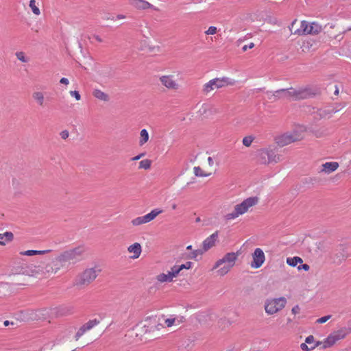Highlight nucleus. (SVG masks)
<instances>
[{
  "label": "nucleus",
  "mask_w": 351,
  "mask_h": 351,
  "mask_svg": "<svg viewBox=\"0 0 351 351\" xmlns=\"http://www.w3.org/2000/svg\"><path fill=\"white\" fill-rule=\"evenodd\" d=\"M29 7L32 10V12L36 15H39L40 14V11L39 8L36 5L35 0H30L29 1Z\"/></svg>",
  "instance_id": "obj_34"
},
{
  "label": "nucleus",
  "mask_w": 351,
  "mask_h": 351,
  "mask_svg": "<svg viewBox=\"0 0 351 351\" xmlns=\"http://www.w3.org/2000/svg\"><path fill=\"white\" fill-rule=\"evenodd\" d=\"M254 47V44L253 43H250L249 45H245L242 47V50L243 51H246L247 49H252Z\"/></svg>",
  "instance_id": "obj_48"
},
{
  "label": "nucleus",
  "mask_w": 351,
  "mask_h": 351,
  "mask_svg": "<svg viewBox=\"0 0 351 351\" xmlns=\"http://www.w3.org/2000/svg\"><path fill=\"white\" fill-rule=\"evenodd\" d=\"M208 162L210 166L213 165V160L212 157L210 156L208 158Z\"/></svg>",
  "instance_id": "obj_55"
},
{
  "label": "nucleus",
  "mask_w": 351,
  "mask_h": 351,
  "mask_svg": "<svg viewBox=\"0 0 351 351\" xmlns=\"http://www.w3.org/2000/svg\"><path fill=\"white\" fill-rule=\"evenodd\" d=\"M348 30H350V31L351 30V27L348 29Z\"/></svg>",
  "instance_id": "obj_62"
},
{
  "label": "nucleus",
  "mask_w": 351,
  "mask_h": 351,
  "mask_svg": "<svg viewBox=\"0 0 351 351\" xmlns=\"http://www.w3.org/2000/svg\"><path fill=\"white\" fill-rule=\"evenodd\" d=\"M125 17H126V16H125V15H123V14H118V15L116 16V18H117V19H125Z\"/></svg>",
  "instance_id": "obj_56"
},
{
  "label": "nucleus",
  "mask_w": 351,
  "mask_h": 351,
  "mask_svg": "<svg viewBox=\"0 0 351 351\" xmlns=\"http://www.w3.org/2000/svg\"><path fill=\"white\" fill-rule=\"evenodd\" d=\"M295 25L296 24L294 25V29H298V28H296Z\"/></svg>",
  "instance_id": "obj_61"
},
{
  "label": "nucleus",
  "mask_w": 351,
  "mask_h": 351,
  "mask_svg": "<svg viewBox=\"0 0 351 351\" xmlns=\"http://www.w3.org/2000/svg\"><path fill=\"white\" fill-rule=\"evenodd\" d=\"M14 239V234L11 232L0 234V245H4L6 242L11 241Z\"/></svg>",
  "instance_id": "obj_24"
},
{
  "label": "nucleus",
  "mask_w": 351,
  "mask_h": 351,
  "mask_svg": "<svg viewBox=\"0 0 351 351\" xmlns=\"http://www.w3.org/2000/svg\"><path fill=\"white\" fill-rule=\"evenodd\" d=\"M338 93H339V90L337 88V89L335 90V95H338Z\"/></svg>",
  "instance_id": "obj_60"
},
{
  "label": "nucleus",
  "mask_w": 351,
  "mask_h": 351,
  "mask_svg": "<svg viewBox=\"0 0 351 351\" xmlns=\"http://www.w3.org/2000/svg\"><path fill=\"white\" fill-rule=\"evenodd\" d=\"M193 171L194 174L197 177H207L210 175V173H206L199 167H195Z\"/></svg>",
  "instance_id": "obj_31"
},
{
  "label": "nucleus",
  "mask_w": 351,
  "mask_h": 351,
  "mask_svg": "<svg viewBox=\"0 0 351 351\" xmlns=\"http://www.w3.org/2000/svg\"><path fill=\"white\" fill-rule=\"evenodd\" d=\"M302 259L298 256L287 258V263L291 267H295L298 263H302Z\"/></svg>",
  "instance_id": "obj_29"
},
{
  "label": "nucleus",
  "mask_w": 351,
  "mask_h": 351,
  "mask_svg": "<svg viewBox=\"0 0 351 351\" xmlns=\"http://www.w3.org/2000/svg\"><path fill=\"white\" fill-rule=\"evenodd\" d=\"M60 136L62 139L66 140L69 136V132L67 130H64L60 133Z\"/></svg>",
  "instance_id": "obj_42"
},
{
  "label": "nucleus",
  "mask_w": 351,
  "mask_h": 351,
  "mask_svg": "<svg viewBox=\"0 0 351 351\" xmlns=\"http://www.w3.org/2000/svg\"><path fill=\"white\" fill-rule=\"evenodd\" d=\"M141 138L139 140V145L141 146L143 145L145 143H147L149 140V134L148 132L145 129H143L141 131Z\"/></svg>",
  "instance_id": "obj_30"
},
{
  "label": "nucleus",
  "mask_w": 351,
  "mask_h": 351,
  "mask_svg": "<svg viewBox=\"0 0 351 351\" xmlns=\"http://www.w3.org/2000/svg\"><path fill=\"white\" fill-rule=\"evenodd\" d=\"M99 322L96 319L89 320L87 323H86L84 325L86 326V328L88 330H90L92 328H93L95 326L98 324Z\"/></svg>",
  "instance_id": "obj_38"
},
{
  "label": "nucleus",
  "mask_w": 351,
  "mask_h": 351,
  "mask_svg": "<svg viewBox=\"0 0 351 351\" xmlns=\"http://www.w3.org/2000/svg\"><path fill=\"white\" fill-rule=\"evenodd\" d=\"M128 251L130 253L133 254V255L130 256L131 258L136 259L140 256L141 254L142 247L139 243H134L128 247Z\"/></svg>",
  "instance_id": "obj_20"
},
{
  "label": "nucleus",
  "mask_w": 351,
  "mask_h": 351,
  "mask_svg": "<svg viewBox=\"0 0 351 351\" xmlns=\"http://www.w3.org/2000/svg\"><path fill=\"white\" fill-rule=\"evenodd\" d=\"M80 330H82L84 333H85L87 330H89L88 328H86V326L84 324L80 328Z\"/></svg>",
  "instance_id": "obj_54"
},
{
  "label": "nucleus",
  "mask_w": 351,
  "mask_h": 351,
  "mask_svg": "<svg viewBox=\"0 0 351 351\" xmlns=\"http://www.w3.org/2000/svg\"><path fill=\"white\" fill-rule=\"evenodd\" d=\"M152 162L150 160H143L139 162V168L144 169H149L151 167Z\"/></svg>",
  "instance_id": "obj_33"
},
{
  "label": "nucleus",
  "mask_w": 351,
  "mask_h": 351,
  "mask_svg": "<svg viewBox=\"0 0 351 351\" xmlns=\"http://www.w3.org/2000/svg\"><path fill=\"white\" fill-rule=\"evenodd\" d=\"M303 139V134L298 130L287 132L275 137V142L279 147H285L292 143Z\"/></svg>",
  "instance_id": "obj_6"
},
{
  "label": "nucleus",
  "mask_w": 351,
  "mask_h": 351,
  "mask_svg": "<svg viewBox=\"0 0 351 351\" xmlns=\"http://www.w3.org/2000/svg\"><path fill=\"white\" fill-rule=\"evenodd\" d=\"M330 317H331L330 315L324 316V317H322L319 318L318 319H317L316 322L318 324H324V323L326 322Z\"/></svg>",
  "instance_id": "obj_41"
},
{
  "label": "nucleus",
  "mask_w": 351,
  "mask_h": 351,
  "mask_svg": "<svg viewBox=\"0 0 351 351\" xmlns=\"http://www.w3.org/2000/svg\"><path fill=\"white\" fill-rule=\"evenodd\" d=\"M204 253H205V252L203 251L202 248L195 250L191 252V254L189 256V258L191 259H195L197 256L202 255Z\"/></svg>",
  "instance_id": "obj_36"
},
{
  "label": "nucleus",
  "mask_w": 351,
  "mask_h": 351,
  "mask_svg": "<svg viewBox=\"0 0 351 351\" xmlns=\"http://www.w3.org/2000/svg\"><path fill=\"white\" fill-rule=\"evenodd\" d=\"M49 252V250H27L24 252H21L20 254L23 256H34V255H40L44 254L47 252Z\"/></svg>",
  "instance_id": "obj_27"
},
{
  "label": "nucleus",
  "mask_w": 351,
  "mask_h": 351,
  "mask_svg": "<svg viewBox=\"0 0 351 351\" xmlns=\"http://www.w3.org/2000/svg\"><path fill=\"white\" fill-rule=\"evenodd\" d=\"M239 254V252L226 253L215 263L213 269H215L219 267L217 270L218 274L221 276L226 275L234 266Z\"/></svg>",
  "instance_id": "obj_3"
},
{
  "label": "nucleus",
  "mask_w": 351,
  "mask_h": 351,
  "mask_svg": "<svg viewBox=\"0 0 351 351\" xmlns=\"http://www.w3.org/2000/svg\"><path fill=\"white\" fill-rule=\"evenodd\" d=\"M276 101L280 99L289 100H300L311 97L313 94L311 93V89L293 88H282L276 90Z\"/></svg>",
  "instance_id": "obj_2"
},
{
  "label": "nucleus",
  "mask_w": 351,
  "mask_h": 351,
  "mask_svg": "<svg viewBox=\"0 0 351 351\" xmlns=\"http://www.w3.org/2000/svg\"><path fill=\"white\" fill-rule=\"evenodd\" d=\"M180 271H181V270L179 267V265H173L171 268V270L168 271L169 274H170V276H171V278L173 279V278L177 277Z\"/></svg>",
  "instance_id": "obj_32"
},
{
  "label": "nucleus",
  "mask_w": 351,
  "mask_h": 351,
  "mask_svg": "<svg viewBox=\"0 0 351 351\" xmlns=\"http://www.w3.org/2000/svg\"><path fill=\"white\" fill-rule=\"evenodd\" d=\"M234 80L226 77H223L221 78L217 77L206 83L204 85L202 92L204 94L207 95L215 88H221L228 86H232L234 84Z\"/></svg>",
  "instance_id": "obj_7"
},
{
  "label": "nucleus",
  "mask_w": 351,
  "mask_h": 351,
  "mask_svg": "<svg viewBox=\"0 0 351 351\" xmlns=\"http://www.w3.org/2000/svg\"><path fill=\"white\" fill-rule=\"evenodd\" d=\"M186 250H192V245H188V246L186 247Z\"/></svg>",
  "instance_id": "obj_58"
},
{
  "label": "nucleus",
  "mask_w": 351,
  "mask_h": 351,
  "mask_svg": "<svg viewBox=\"0 0 351 351\" xmlns=\"http://www.w3.org/2000/svg\"><path fill=\"white\" fill-rule=\"evenodd\" d=\"M253 261L250 263L252 268L258 269L262 266L265 261V256L262 249L256 248L252 254Z\"/></svg>",
  "instance_id": "obj_13"
},
{
  "label": "nucleus",
  "mask_w": 351,
  "mask_h": 351,
  "mask_svg": "<svg viewBox=\"0 0 351 351\" xmlns=\"http://www.w3.org/2000/svg\"><path fill=\"white\" fill-rule=\"evenodd\" d=\"M322 171L326 173H330L339 167V164L337 162H327L322 165Z\"/></svg>",
  "instance_id": "obj_21"
},
{
  "label": "nucleus",
  "mask_w": 351,
  "mask_h": 351,
  "mask_svg": "<svg viewBox=\"0 0 351 351\" xmlns=\"http://www.w3.org/2000/svg\"><path fill=\"white\" fill-rule=\"evenodd\" d=\"M101 269L98 267H93L85 269L80 274L76 280V285L80 287H86L93 282Z\"/></svg>",
  "instance_id": "obj_8"
},
{
  "label": "nucleus",
  "mask_w": 351,
  "mask_h": 351,
  "mask_svg": "<svg viewBox=\"0 0 351 351\" xmlns=\"http://www.w3.org/2000/svg\"><path fill=\"white\" fill-rule=\"evenodd\" d=\"M32 98L34 101L40 107L44 106L45 96L44 93L41 91H34L32 93Z\"/></svg>",
  "instance_id": "obj_23"
},
{
  "label": "nucleus",
  "mask_w": 351,
  "mask_h": 351,
  "mask_svg": "<svg viewBox=\"0 0 351 351\" xmlns=\"http://www.w3.org/2000/svg\"><path fill=\"white\" fill-rule=\"evenodd\" d=\"M266 94L267 95V99L270 100L272 102H274L276 101V91L271 92V91H267Z\"/></svg>",
  "instance_id": "obj_39"
},
{
  "label": "nucleus",
  "mask_w": 351,
  "mask_h": 351,
  "mask_svg": "<svg viewBox=\"0 0 351 351\" xmlns=\"http://www.w3.org/2000/svg\"><path fill=\"white\" fill-rule=\"evenodd\" d=\"M162 213V210L156 208L152 210L149 213L142 216L138 217L132 220L131 223L133 226H137L146 223H148L154 219L159 214Z\"/></svg>",
  "instance_id": "obj_12"
},
{
  "label": "nucleus",
  "mask_w": 351,
  "mask_h": 351,
  "mask_svg": "<svg viewBox=\"0 0 351 351\" xmlns=\"http://www.w3.org/2000/svg\"><path fill=\"white\" fill-rule=\"evenodd\" d=\"M70 95L72 97H74L77 101H79L81 99V95L77 90H71L70 91Z\"/></svg>",
  "instance_id": "obj_43"
},
{
  "label": "nucleus",
  "mask_w": 351,
  "mask_h": 351,
  "mask_svg": "<svg viewBox=\"0 0 351 351\" xmlns=\"http://www.w3.org/2000/svg\"><path fill=\"white\" fill-rule=\"evenodd\" d=\"M350 332V329L343 328L340 330L333 332L331 333L324 342L317 341L313 346L308 347L306 343H302L300 345V348L304 351H309L318 347L319 345H322L323 348H327L333 346L337 341L343 339Z\"/></svg>",
  "instance_id": "obj_1"
},
{
  "label": "nucleus",
  "mask_w": 351,
  "mask_h": 351,
  "mask_svg": "<svg viewBox=\"0 0 351 351\" xmlns=\"http://www.w3.org/2000/svg\"><path fill=\"white\" fill-rule=\"evenodd\" d=\"M129 2L132 7L139 10L153 9L155 11H158L157 8L145 0H130Z\"/></svg>",
  "instance_id": "obj_16"
},
{
  "label": "nucleus",
  "mask_w": 351,
  "mask_h": 351,
  "mask_svg": "<svg viewBox=\"0 0 351 351\" xmlns=\"http://www.w3.org/2000/svg\"><path fill=\"white\" fill-rule=\"evenodd\" d=\"M291 311H292V313H293V314H295H295H298V313H300V306H299L298 305H295V306H293V307L292 308Z\"/></svg>",
  "instance_id": "obj_49"
},
{
  "label": "nucleus",
  "mask_w": 351,
  "mask_h": 351,
  "mask_svg": "<svg viewBox=\"0 0 351 351\" xmlns=\"http://www.w3.org/2000/svg\"><path fill=\"white\" fill-rule=\"evenodd\" d=\"M163 328V325L160 324L156 318H149L145 320L144 325L145 333L154 332Z\"/></svg>",
  "instance_id": "obj_15"
},
{
  "label": "nucleus",
  "mask_w": 351,
  "mask_h": 351,
  "mask_svg": "<svg viewBox=\"0 0 351 351\" xmlns=\"http://www.w3.org/2000/svg\"><path fill=\"white\" fill-rule=\"evenodd\" d=\"M286 304L287 300L285 297L267 299L264 305L265 311L268 315H274L284 308Z\"/></svg>",
  "instance_id": "obj_10"
},
{
  "label": "nucleus",
  "mask_w": 351,
  "mask_h": 351,
  "mask_svg": "<svg viewBox=\"0 0 351 351\" xmlns=\"http://www.w3.org/2000/svg\"><path fill=\"white\" fill-rule=\"evenodd\" d=\"M218 238V232H215L210 237H207L202 243V249L205 252L212 248L216 243Z\"/></svg>",
  "instance_id": "obj_17"
},
{
  "label": "nucleus",
  "mask_w": 351,
  "mask_h": 351,
  "mask_svg": "<svg viewBox=\"0 0 351 351\" xmlns=\"http://www.w3.org/2000/svg\"><path fill=\"white\" fill-rule=\"evenodd\" d=\"M145 153H141V154H138V155H137V156H136L133 157V158H132V160H133V161L138 160H139V159H141L142 157H143V156H145Z\"/></svg>",
  "instance_id": "obj_51"
},
{
  "label": "nucleus",
  "mask_w": 351,
  "mask_h": 351,
  "mask_svg": "<svg viewBox=\"0 0 351 351\" xmlns=\"http://www.w3.org/2000/svg\"><path fill=\"white\" fill-rule=\"evenodd\" d=\"M315 341L314 337L313 335L308 336L306 339L305 342L308 344H311Z\"/></svg>",
  "instance_id": "obj_47"
},
{
  "label": "nucleus",
  "mask_w": 351,
  "mask_h": 351,
  "mask_svg": "<svg viewBox=\"0 0 351 351\" xmlns=\"http://www.w3.org/2000/svg\"><path fill=\"white\" fill-rule=\"evenodd\" d=\"M3 325L4 326H8L10 325L11 326H14L15 325V323H14L13 322H9L8 320H5L4 322H3Z\"/></svg>",
  "instance_id": "obj_53"
},
{
  "label": "nucleus",
  "mask_w": 351,
  "mask_h": 351,
  "mask_svg": "<svg viewBox=\"0 0 351 351\" xmlns=\"http://www.w3.org/2000/svg\"><path fill=\"white\" fill-rule=\"evenodd\" d=\"M315 116L314 118L316 119H320L326 117L328 114H330V112L329 110L324 109H317L316 112H314Z\"/></svg>",
  "instance_id": "obj_28"
},
{
  "label": "nucleus",
  "mask_w": 351,
  "mask_h": 351,
  "mask_svg": "<svg viewBox=\"0 0 351 351\" xmlns=\"http://www.w3.org/2000/svg\"><path fill=\"white\" fill-rule=\"evenodd\" d=\"M258 202L257 197H251L245 199L241 203L237 204L232 213H228L223 216L226 221L234 219L239 216L247 212L250 208L255 206Z\"/></svg>",
  "instance_id": "obj_4"
},
{
  "label": "nucleus",
  "mask_w": 351,
  "mask_h": 351,
  "mask_svg": "<svg viewBox=\"0 0 351 351\" xmlns=\"http://www.w3.org/2000/svg\"><path fill=\"white\" fill-rule=\"evenodd\" d=\"M176 207H177L176 204H174L172 205V208L173 209H176Z\"/></svg>",
  "instance_id": "obj_59"
},
{
  "label": "nucleus",
  "mask_w": 351,
  "mask_h": 351,
  "mask_svg": "<svg viewBox=\"0 0 351 351\" xmlns=\"http://www.w3.org/2000/svg\"><path fill=\"white\" fill-rule=\"evenodd\" d=\"M60 82L61 84H65V85H67L69 83V80L67 78H66V77L61 78L60 80Z\"/></svg>",
  "instance_id": "obj_52"
},
{
  "label": "nucleus",
  "mask_w": 351,
  "mask_h": 351,
  "mask_svg": "<svg viewBox=\"0 0 351 351\" xmlns=\"http://www.w3.org/2000/svg\"><path fill=\"white\" fill-rule=\"evenodd\" d=\"M192 265H193V263L191 262H186L184 264H182V265H179V267H180L181 271L183 269H189L191 268Z\"/></svg>",
  "instance_id": "obj_44"
},
{
  "label": "nucleus",
  "mask_w": 351,
  "mask_h": 351,
  "mask_svg": "<svg viewBox=\"0 0 351 351\" xmlns=\"http://www.w3.org/2000/svg\"><path fill=\"white\" fill-rule=\"evenodd\" d=\"M29 269L32 276H35L36 277L45 276L44 273L43 262H41L38 265H32L29 267Z\"/></svg>",
  "instance_id": "obj_18"
},
{
  "label": "nucleus",
  "mask_w": 351,
  "mask_h": 351,
  "mask_svg": "<svg viewBox=\"0 0 351 351\" xmlns=\"http://www.w3.org/2000/svg\"><path fill=\"white\" fill-rule=\"evenodd\" d=\"M254 138L252 136H247L245 137H244L243 138V145L246 146V147H250L253 141H254Z\"/></svg>",
  "instance_id": "obj_35"
},
{
  "label": "nucleus",
  "mask_w": 351,
  "mask_h": 351,
  "mask_svg": "<svg viewBox=\"0 0 351 351\" xmlns=\"http://www.w3.org/2000/svg\"><path fill=\"white\" fill-rule=\"evenodd\" d=\"M93 95L95 97H96L97 99H98L99 100L104 101H107L109 100L108 95L99 89H95L93 92Z\"/></svg>",
  "instance_id": "obj_25"
},
{
  "label": "nucleus",
  "mask_w": 351,
  "mask_h": 351,
  "mask_svg": "<svg viewBox=\"0 0 351 351\" xmlns=\"http://www.w3.org/2000/svg\"><path fill=\"white\" fill-rule=\"evenodd\" d=\"M53 261V266L55 268L56 273L60 269L63 268H68L66 261H64L63 256L60 254L55 258L52 259Z\"/></svg>",
  "instance_id": "obj_19"
},
{
  "label": "nucleus",
  "mask_w": 351,
  "mask_h": 351,
  "mask_svg": "<svg viewBox=\"0 0 351 351\" xmlns=\"http://www.w3.org/2000/svg\"><path fill=\"white\" fill-rule=\"evenodd\" d=\"M85 250L84 247L78 246L61 253L68 266L74 265L83 259Z\"/></svg>",
  "instance_id": "obj_9"
},
{
  "label": "nucleus",
  "mask_w": 351,
  "mask_h": 351,
  "mask_svg": "<svg viewBox=\"0 0 351 351\" xmlns=\"http://www.w3.org/2000/svg\"><path fill=\"white\" fill-rule=\"evenodd\" d=\"M217 29L215 26H210L208 29L205 32V34L207 35H214L217 33Z\"/></svg>",
  "instance_id": "obj_40"
},
{
  "label": "nucleus",
  "mask_w": 351,
  "mask_h": 351,
  "mask_svg": "<svg viewBox=\"0 0 351 351\" xmlns=\"http://www.w3.org/2000/svg\"><path fill=\"white\" fill-rule=\"evenodd\" d=\"M15 55H16L17 59L21 61L22 62H28V58L25 57V53L23 52H22V51L16 52Z\"/></svg>",
  "instance_id": "obj_37"
},
{
  "label": "nucleus",
  "mask_w": 351,
  "mask_h": 351,
  "mask_svg": "<svg viewBox=\"0 0 351 351\" xmlns=\"http://www.w3.org/2000/svg\"><path fill=\"white\" fill-rule=\"evenodd\" d=\"M297 24V20H294L291 25L289 29L293 34L297 35H306L312 34L316 35L321 32L322 27L317 23H308V22L303 21L301 22L300 27L298 29H294V25Z\"/></svg>",
  "instance_id": "obj_5"
},
{
  "label": "nucleus",
  "mask_w": 351,
  "mask_h": 351,
  "mask_svg": "<svg viewBox=\"0 0 351 351\" xmlns=\"http://www.w3.org/2000/svg\"><path fill=\"white\" fill-rule=\"evenodd\" d=\"M43 267L45 276H50L52 274H56V271L53 266L52 260L48 262H43Z\"/></svg>",
  "instance_id": "obj_22"
},
{
  "label": "nucleus",
  "mask_w": 351,
  "mask_h": 351,
  "mask_svg": "<svg viewBox=\"0 0 351 351\" xmlns=\"http://www.w3.org/2000/svg\"><path fill=\"white\" fill-rule=\"evenodd\" d=\"M280 160V156L277 155L274 149H261L258 152L257 161L260 164L267 165L272 162L277 163Z\"/></svg>",
  "instance_id": "obj_11"
},
{
  "label": "nucleus",
  "mask_w": 351,
  "mask_h": 351,
  "mask_svg": "<svg viewBox=\"0 0 351 351\" xmlns=\"http://www.w3.org/2000/svg\"><path fill=\"white\" fill-rule=\"evenodd\" d=\"M159 81L169 90H176L180 88L179 84L174 80L173 76L171 75H162L159 77Z\"/></svg>",
  "instance_id": "obj_14"
},
{
  "label": "nucleus",
  "mask_w": 351,
  "mask_h": 351,
  "mask_svg": "<svg viewBox=\"0 0 351 351\" xmlns=\"http://www.w3.org/2000/svg\"><path fill=\"white\" fill-rule=\"evenodd\" d=\"M176 320V318H167L165 319V322L167 327H171L175 324Z\"/></svg>",
  "instance_id": "obj_45"
},
{
  "label": "nucleus",
  "mask_w": 351,
  "mask_h": 351,
  "mask_svg": "<svg viewBox=\"0 0 351 351\" xmlns=\"http://www.w3.org/2000/svg\"><path fill=\"white\" fill-rule=\"evenodd\" d=\"M94 37L96 39V40H97L98 42H100V43L102 42V39L99 36L95 35Z\"/></svg>",
  "instance_id": "obj_57"
},
{
  "label": "nucleus",
  "mask_w": 351,
  "mask_h": 351,
  "mask_svg": "<svg viewBox=\"0 0 351 351\" xmlns=\"http://www.w3.org/2000/svg\"><path fill=\"white\" fill-rule=\"evenodd\" d=\"M310 269V266L307 264H302L301 265H299L298 267V269L299 271L302 270V269H304V271H308Z\"/></svg>",
  "instance_id": "obj_46"
},
{
  "label": "nucleus",
  "mask_w": 351,
  "mask_h": 351,
  "mask_svg": "<svg viewBox=\"0 0 351 351\" xmlns=\"http://www.w3.org/2000/svg\"><path fill=\"white\" fill-rule=\"evenodd\" d=\"M71 351H74V350H71Z\"/></svg>",
  "instance_id": "obj_63"
},
{
  "label": "nucleus",
  "mask_w": 351,
  "mask_h": 351,
  "mask_svg": "<svg viewBox=\"0 0 351 351\" xmlns=\"http://www.w3.org/2000/svg\"><path fill=\"white\" fill-rule=\"evenodd\" d=\"M156 280L161 283L170 282L173 281V278H171L169 272H167V274H160L156 276Z\"/></svg>",
  "instance_id": "obj_26"
},
{
  "label": "nucleus",
  "mask_w": 351,
  "mask_h": 351,
  "mask_svg": "<svg viewBox=\"0 0 351 351\" xmlns=\"http://www.w3.org/2000/svg\"><path fill=\"white\" fill-rule=\"evenodd\" d=\"M84 334V333L82 332V330L79 329L75 336V340L77 341Z\"/></svg>",
  "instance_id": "obj_50"
}]
</instances>
